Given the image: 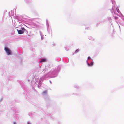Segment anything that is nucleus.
<instances>
[{"label": "nucleus", "instance_id": "1", "mask_svg": "<svg viewBox=\"0 0 124 124\" xmlns=\"http://www.w3.org/2000/svg\"><path fill=\"white\" fill-rule=\"evenodd\" d=\"M26 30L23 27L22 28V30H17L18 33L19 34H21L25 32Z\"/></svg>", "mask_w": 124, "mask_h": 124}, {"label": "nucleus", "instance_id": "2", "mask_svg": "<svg viewBox=\"0 0 124 124\" xmlns=\"http://www.w3.org/2000/svg\"><path fill=\"white\" fill-rule=\"evenodd\" d=\"M5 50L8 55L10 54V50L9 49L6 47L5 48Z\"/></svg>", "mask_w": 124, "mask_h": 124}, {"label": "nucleus", "instance_id": "3", "mask_svg": "<svg viewBox=\"0 0 124 124\" xmlns=\"http://www.w3.org/2000/svg\"><path fill=\"white\" fill-rule=\"evenodd\" d=\"M47 91L46 90H45L42 93V94L43 95L46 94L47 93Z\"/></svg>", "mask_w": 124, "mask_h": 124}, {"label": "nucleus", "instance_id": "4", "mask_svg": "<svg viewBox=\"0 0 124 124\" xmlns=\"http://www.w3.org/2000/svg\"><path fill=\"white\" fill-rule=\"evenodd\" d=\"M46 61V59H41V61L40 62H44Z\"/></svg>", "mask_w": 124, "mask_h": 124}, {"label": "nucleus", "instance_id": "5", "mask_svg": "<svg viewBox=\"0 0 124 124\" xmlns=\"http://www.w3.org/2000/svg\"><path fill=\"white\" fill-rule=\"evenodd\" d=\"M93 63L92 62H91L90 63V65L91 66H92L93 65Z\"/></svg>", "mask_w": 124, "mask_h": 124}, {"label": "nucleus", "instance_id": "6", "mask_svg": "<svg viewBox=\"0 0 124 124\" xmlns=\"http://www.w3.org/2000/svg\"><path fill=\"white\" fill-rule=\"evenodd\" d=\"M79 51V50L78 49H77L75 51V52L76 53H77Z\"/></svg>", "mask_w": 124, "mask_h": 124}, {"label": "nucleus", "instance_id": "7", "mask_svg": "<svg viewBox=\"0 0 124 124\" xmlns=\"http://www.w3.org/2000/svg\"><path fill=\"white\" fill-rule=\"evenodd\" d=\"M14 124H16V123L15 122H14Z\"/></svg>", "mask_w": 124, "mask_h": 124}, {"label": "nucleus", "instance_id": "8", "mask_svg": "<svg viewBox=\"0 0 124 124\" xmlns=\"http://www.w3.org/2000/svg\"><path fill=\"white\" fill-rule=\"evenodd\" d=\"M88 65L89 66L90 65V64H89V63H88Z\"/></svg>", "mask_w": 124, "mask_h": 124}, {"label": "nucleus", "instance_id": "9", "mask_svg": "<svg viewBox=\"0 0 124 124\" xmlns=\"http://www.w3.org/2000/svg\"><path fill=\"white\" fill-rule=\"evenodd\" d=\"M90 58V57H88V59H89Z\"/></svg>", "mask_w": 124, "mask_h": 124}, {"label": "nucleus", "instance_id": "10", "mask_svg": "<svg viewBox=\"0 0 124 124\" xmlns=\"http://www.w3.org/2000/svg\"><path fill=\"white\" fill-rule=\"evenodd\" d=\"M28 124H30V123H28Z\"/></svg>", "mask_w": 124, "mask_h": 124}]
</instances>
